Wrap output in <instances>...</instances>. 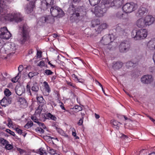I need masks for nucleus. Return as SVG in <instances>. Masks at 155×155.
Returning a JSON list of instances; mask_svg holds the SVG:
<instances>
[{"label":"nucleus","mask_w":155,"mask_h":155,"mask_svg":"<svg viewBox=\"0 0 155 155\" xmlns=\"http://www.w3.org/2000/svg\"><path fill=\"white\" fill-rule=\"evenodd\" d=\"M19 28L21 31L18 36V40L21 44H24L29 39V28L25 23L20 25Z\"/></svg>","instance_id":"f257e3e1"},{"label":"nucleus","mask_w":155,"mask_h":155,"mask_svg":"<svg viewBox=\"0 0 155 155\" xmlns=\"http://www.w3.org/2000/svg\"><path fill=\"white\" fill-rule=\"evenodd\" d=\"M6 20L10 21H14L16 22H19L22 21L23 20V17L19 12H12L8 14L4 17Z\"/></svg>","instance_id":"f03ea898"},{"label":"nucleus","mask_w":155,"mask_h":155,"mask_svg":"<svg viewBox=\"0 0 155 155\" xmlns=\"http://www.w3.org/2000/svg\"><path fill=\"white\" fill-rule=\"evenodd\" d=\"M147 35V32L146 29H141L138 31L133 30L131 33V36L136 40L143 39Z\"/></svg>","instance_id":"7ed1b4c3"},{"label":"nucleus","mask_w":155,"mask_h":155,"mask_svg":"<svg viewBox=\"0 0 155 155\" xmlns=\"http://www.w3.org/2000/svg\"><path fill=\"white\" fill-rule=\"evenodd\" d=\"M107 8L104 5L101 3V4L95 7L94 13L98 17H102L103 16V14L106 12Z\"/></svg>","instance_id":"20e7f679"},{"label":"nucleus","mask_w":155,"mask_h":155,"mask_svg":"<svg viewBox=\"0 0 155 155\" xmlns=\"http://www.w3.org/2000/svg\"><path fill=\"white\" fill-rule=\"evenodd\" d=\"M50 12L51 15L54 17L61 18L64 15V13L63 10L57 6L51 7L50 8Z\"/></svg>","instance_id":"39448f33"},{"label":"nucleus","mask_w":155,"mask_h":155,"mask_svg":"<svg viewBox=\"0 0 155 155\" xmlns=\"http://www.w3.org/2000/svg\"><path fill=\"white\" fill-rule=\"evenodd\" d=\"M138 6L137 4L133 2L127 3L123 7V11L126 13H129L136 10Z\"/></svg>","instance_id":"423d86ee"},{"label":"nucleus","mask_w":155,"mask_h":155,"mask_svg":"<svg viewBox=\"0 0 155 155\" xmlns=\"http://www.w3.org/2000/svg\"><path fill=\"white\" fill-rule=\"evenodd\" d=\"M86 14V11L84 7H77L74 8L73 16L76 19H78L80 16L82 17Z\"/></svg>","instance_id":"0eeeda50"},{"label":"nucleus","mask_w":155,"mask_h":155,"mask_svg":"<svg viewBox=\"0 0 155 155\" xmlns=\"http://www.w3.org/2000/svg\"><path fill=\"white\" fill-rule=\"evenodd\" d=\"M130 48V44L129 41L127 40L122 41L119 46V49L120 52L123 53L127 52Z\"/></svg>","instance_id":"6e6552de"},{"label":"nucleus","mask_w":155,"mask_h":155,"mask_svg":"<svg viewBox=\"0 0 155 155\" xmlns=\"http://www.w3.org/2000/svg\"><path fill=\"white\" fill-rule=\"evenodd\" d=\"M32 91L34 92H37L39 90V86L38 83L36 82H33L31 83L29 82L26 86V91L28 92L31 95V93L30 87Z\"/></svg>","instance_id":"1a4fd4ad"},{"label":"nucleus","mask_w":155,"mask_h":155,"mask_svg":"<svg viewBox=\"0 0 155 155\" xmlns=\"http://www.w3.org/2000/svg\"><path fill=\"white\" fill-rule=\"evenodd\" d=\"M11 36V34L8 31L6 27H3L0 29V38L5 39H8Z\"/></svg>","instance_id":"9d476101"},{"label":"nucleus","mask_w":155,"mask_h":155,"mask_svg":"<svg viewBox=\"0 0 155 155\" xmlns=\"http://www.w3.org/2000/svg\"><path fill=\"white\" fill-rule=\"evenodd\" d=\"M153 80V78L151 75H145L141 78V82L144 84H149L152 83Z\"/></svg>","instance_id":"9b49d317"},{"label":"nucleus","mask_w":155,"mask_h":155,"mask_svg":"<svg viewBox=\"0 0 155 155\" xmlns=\"http://www.w3.org/2000/svg\"><path fill=\"white\" fill-rule=\"evenodd\" d=\"M107 25L106 23H103L100 25H98V24L94 25V24H93L92 25V27H95V31L96 33L95 35L96 34L100 33L102 30L107 28Z\"/></svg>","instance_id":"f8f14e48"},{"label":"nucleus","mask_w":155,"mask_h":155,"mask_svg":"<svg viewBox=\"0 0 155 155\" xmlns=\"http://www.w3.org/2000/svg\"><path fill=\"white\" fill-rule=\"evenodd\" d=\"M54 0H43L41 2V8L43 10L47 9L54 5Z\"/></svg>","instance_id":"ddd939ff"},{"label":"nucleus","mask_w":155,"mask_h":155,"mask_svg":"<svg viewBox=\"0 0 155 155\" xmlns=\"http://www.w3.org/2000/svg\"><path fill=\"white\" fill-rule=\"evenodd\" d=\"M116 29L120 35H125L126 34V29L125 26L123 24H119L117 25Z\"/></svg>","instance_id":"4468645a"},{"label":"nucleus","mask_w":155,"mask_h":155,"mask_svg":"<svg viewBox=\"0 0 155 155\" xmlns=\"http://www.w3.org/2000/svg\"><path fill=\"white\" fill-rule=\"evenodd\" d=\"M28 1L31 2L29 4H28L25 8L26 12L28 14L31 12L33 10L35 7V5L33 2V0H27Z\"/></svg>","instance_id":"2eb2a0df"},{"label":"nucleus","mask_w":155,"mask_h":155,"mask_svg":"<svg viewBox=\"0 0 155 155\" xmlns=\"http://www.w3.org/2000/svg\"><path fill=\"white\" fill-rule=\"evenodd\" d=\"M112 41L110 35H106L104 36L101 41V42L104 45H107Z\"/></svg>","instance_id":"dca6fc26"},{"label":"nucleus","mask_w":155,"mask_h":155,"mask_svg":"<svg viewBox=\"0 0 155 155\" xmlns=\"http://www.w3.org/2000/svg\"><path fill=\"white\" fill-rule=\"evenodd\" d=\"M12 100V99L10 97H4L0 102L1 105L2 106L5 107L11 103Z\"/></svg>","instance_id":"f3484780"},{"label":"nucleus","mask_w":155,"mask_h":155,"mask_svg":"<svg viewBox=\"0 0 155 155\" xmlns=\"http://www.w3.org/2000/svg\"><path fill=\"white\" fill-rule=\"evenodd\" d=\"M146 26L153 24L155 21V18L152 16L148 15L144 18Z\"/></svg>","instance_id":"a211bd4d"},{"label":"nucleus","mask_w":155,"mask_h":155,"mask_svg":"<svg viewBox=\"0 0 155 155\" xmlns=\"http://www.w3.org/2000/svg\"><path fill=\"white\" fill-rule=\"evenodd\" d=\"M146 8L143 6L140 7L138 9L136 13V15L138 17L142 16L144 14L147 12Z\"/></svg>","instance_id":"6ab92c4d"},{"label":"nucleus","mask_w":155,"mask_h":155,"mask_svg":"<svg viewBox=\"0 0 155 155\" xmlns=\"http://www.w3.org/2000/svg\"><path fill=\"white\" fill-rule=\"evenodd\" d=\"M53 16H48L46 17H42L41 19L43 20V23L47 22V23H53L54 21V19Z\"/></svg>","instance_id":"aec40b11"},{"label":"nucleus","mask_w":155,"mask_h":155,"mask_svg":"<svg viewBox=\"0 0 155 155\" xmlns=\"http://www.w3.org/2000/svg\"><path fill=\"white\" fill-rule=\"evenodd\" d=\"M136 25L139 28H143L146 26L144 19L142 18L138 19L136 22Z\"/></svg>","instance_id":"412c9836"},{"label":"nucleus","mask_w":155,"mask_h":155,"mask_svg":"<svg viewBox=\"0 0 155 155\" xmlns=\"http://www.w3.org/2000/svg\"><path fill=\"white\" fill-rule=\"evenodd\" d=\"M123 3L122 0H114L111 3V7L114 6L117 7H120Z\"/></svg>","instance_id":"4be33fe9"},{"label":"nucleus","mask_w":155,"mask_h":155,"mask_svg":"<svg viewBox=\"0 0 155 155\" xmlns=\"http://www.w3.org/2000/svg\"><path fill=\"white\" fill-rule=\"evenodd\" d=\"M113 64V65L112 66L114 70L119 69L122 67L123 65V63L120 61L116 62H114Z\"/></svg>","instance_id":"5701e85b"},{"label":"nucleus","mask_w":155,"mask_h":155,"mask_svg":"<svg viewBox=\"0 0 155 155\" xmlns=\"http://www.w3.org/2000/svg\"><path fill=\"white\" fill-rule=\"evenodd\" d=\"M42 116L45 119H50L54 121L56 120L57 119L55 116L52 115L50 113L44 115Z\"/></svg>","instance_id":"b1692460"},{"label":"nucleus","mask_w":155,"mask_h":155,"mask_svg":"<svg viewBox=\"0 0 155 155\" xmlns=\"http://www.w3.org/2000/svg\"><path fill=\"white\" fill-rule=\"evenodd\" d=\"M37 99L39 105L41 107H44L45 104V101L43 97L42 96L37 97Z\"/></svg>","instance_id":"393cba45"},{"label":"nucleus","mask_w":155,"mask_h":155,"mask_svg":"<svg viewBox=\"0 0 155 155\" xmlns=\"http://www.w3.org/2000/svg\"><path fill=\"white\" fill-rule=\"evenodd\" d=\"M24 89L21 87H17L15 89L16 93L18 95H21L24 93Z\"/></svg>","instance_id":"a878e982"},{"label":"nucleus","mask_w":155,"mask_h":155,"mask_svg":"<svg viewBox=\"0 0 155 155\" xmlns=\"http://www.w3.org/2000/svg\"><path fill=\"white\" fill-rule=\"evenodd\" d=\"M112 0H102L101 3L104 5L107 8L111 7V2Z\"/></svg>","instance_id":"bb28decb"},{"label":"nucleus","mask_w":155,"mask_h":155,"mask_svg":"<svg viewBox=\"0 0 155 155\" xmlns=\"http://www.w3.org/2000/svg\"><path fill=\"white\" fill-rule=\"evenodd\" d=\"M13 0H0V7L4 8L8 3L11 2Z\"/></svg>","instance_id":"cd10ccee"},{"label":"nucleus","mask_w":155,"mask_h":155,"mask_svg":"<svg viewBox=\"0 0 155 155\" xmlns=\"http://www.w3.org/2000/svg\"><path fill=\"white\" fill-rule=\"evenodd\" d=\"M111 123L113 125V127L117 129H118L121 124V123L115 120H111Z\"/></svg>","instance_id":"c85d7f7f"},{"label":"nucleus","mask_w":155,"mask_h":155,"mask_svg":"<svg viewBox=\"0 0 155 155\" xmlns=\"http://www.w3.org/2000/svg\"><path fill=\"white\" fill-rule=\"evenodd\" d=\"M124 14L122 10H120L117 12L116 13V17L119 18H123L124 17Z\"/></svg>","instance_id":"c756f323"},{"label":"nucleus","mask_w":155,"mask_h":155,"mask_svg":"<svg viewBox=\"0 0 155 155\" xmlns=\"http://www.w3.org/2000/svg\"><path fill=\"white\" fill-rule=\"evenodd\" d=\"M101 0H89L91 5L95 6L100 2Z\"/></svg>","instance_id":"7c9ffc66"},{"label":"nucleus","mask_w":155,"mask_h":155,"mask_svg":"<svg viewBox=\"0 0 155 155\" xmlns=\"http://www.w3.org/2000/svg\"><path fill=\"white\" fill-rule=\"evenodd\" d=\"M43 84L45 88V91L49 93L50 91V89L48 83L46 81H45L43 83Z\"/></svg>","instance_id":"2f4dec72"},{"label":"nucleus","mask_w":155,"mask_h":155,"mask_svg":"<svg viewBox=\"0 0 155 155\" xmlns=\"http://www.w3.org/2000/svg\"><path fill=\"white\" fill-rule=\"evenodd\" d=\"M23 67L22 65H20L18 68V71L19 73L18 74L17 76L15 77L16 78H19L21 76V72L23 70Z\"/></svg>","instance_id":"473e14b6"},{"label":"nucleus","mask_w":155,"mask_h":155,"mask_svg":"<svg viewBox=\"0 0 155 155\" xmlns=\"http://www.w3.org/2000/svg\"><path fill=\"white\" fill-rule=\"evenodd\" d=\"M5 95L6 96V97H8L12 94V93L10 91L8 88H5L4 91Z\"/></svg>","instance_id":"72a5a7b5"},{"label":"nucleus","mask_w":155,"mask_h":155,"mask_svg":"<svg viewBox=\"0 0 155 155\" xmlns=\"http://www.w3.org/2000/svg\"><path fill=\"white\" fill-rule=\"evenodd\" d=\"M39 153L41 155H47V153L44 148H41L39 149Z\"/></svg>","instance_id":"f704fd0d"},{"label":"nucleus","mask_w":155,"mask_h":155,"mask_svg":"<svg viewBox=\"0 0 155 155\" xmlns=\"http://www.w3.org/2000/svg\"><path fill=\"white\" fill-rule=\"evenodd\" d=\"M44 107L40 106L39 105L38 107L36 110L35 113L37 114H40L41 113V111L43 109Z\"/></svg>","instance_id":"c9c22d12"},{"label":"nucleus","mask_w":155,"mask_h":155,"mask_svg":"<svg viewBox=\"0 0 155 155\" xmlns=\"http://www.w3.org/2000/svg\"><path fill=\"white\" fill-rule=\"evenodd\" d=\"M33 124L32 121L28 122L24 126V127L27 129H28L33 125Z\"/></svg>","instance_id":"e433bc0d"},{"label":"nucleus","mask_w":155,"mask_h":155,"mask_svg":"<svg viewBox=\"0 0 155 155\" xmlns=\"http://www.w3.org/2000/svg\"><path fill=\"white\" fill-rule=\"evenodd\" d=\"M0 143L4 145L7 144L8 143V142L3 138L0 137Z\"/></svg>","instance_id":"4c0bfd02"},{"label":"nucleus","mask_w":155,"mask_h":155,"mask_svg":"<svg viewBox=\"0 0 155 155\" xmlns=\"http://www.w3.org/2000/svg\"><path fill=\"white\" fill-rule=\"evenodd\" d=\"M19 102L21 104H25L26 103V101L24 98L20 97L19 99Z\"/></svg>","instance_id":"58836bf2"},{"label":"nucleus","mask_w":155,"mask_h":155,"mask_svg":"<svg viewBox=\"0 0 155 155\" xmlns=\"http://www.w3.org/2000/svg\"><path fill=\"white\" fill-rule=\"evenodd\" d=\"M35 130L37 132L41 134H43L44 132V130L42 128L39 127H37Z\"/></svg>","instance_id":"ea45409f"},{"label":"nucleus","mask_w":155,"mask_h":155,"mask_svg":"<svg viewBox=\"0 0 155 155\" xmlns=\"http://www.w3.org/2000/svg\"><path fill=\"white\" fill-rule=\"evenodd\" d=\"M8 125L9 127H13V125L12 124V121L11 119L10 118H8Z\"/></svg>","instance_id":"a19ab883"},{"label":"nucleus","mask_w":155,"mask_h":155,"mask_svg":"<svg viewBox=\"0 0 155 155\" xmlns=\"http://www.w3.org/2000/svg\"><path fill=\"white\" fill-rule=\"evenodd\" d=\"M31 118L34 122L37 123L38 124V123H40V122L38 121V120L36 116H32Z\"/></svg>","instance_id":"79ce46f5"},{"label":"nucleus","mask_w":155,"mask_h":155,"mask_svg":"<svg viewBox=\"0 0 155 155\" xmlns=\"http://www.w3.org/2000/svg\"><path fill=\"white\" fill-rule=\"evenodd\" d=\"M45 72L47 75H51L53 74V72L52 71L48 69L46 70L45 71Z\"/></svg>","instance_id":"37998d69"},{"label":"nucleus","mask_w":155,"mask_h":155,"mask_svg":"<svg viewBox=\"0 0 155 155\" xmlns=\"http://www.w3.org/2000/svg\"><path fill=\"white\" fill-rule=\"evenodd\" d=\"M16 48L15 44L14 43H12L11 44L10 50L12 51H14Z\"/></svg>","instance_id":"c03bdc74"},{"label":"nucleus","mask_w":155,"mask_h":155,"mask_svg":"<svg viewBox=\"0 0 155 155\" xmlns=\"http://www.w3.org/2000/svg\"><path fill=\"white\" fill-rule=\"evenodd\" d=\"M5 147L6 149L8 150H11L13 148L11 144H8V143L5 145Z\"/></svg>","instance_id":"a18cd8bd"},{"label":"nucleus","mask_w":155,"mask_h":155,"mask_svg":"<svg viewBox=\"0 0 155 155\" xmlns=\"http://www.w3.org/2000/svg\"><path fill=\"white\" fill-rule=\"evenodd\" d=\"M5 131L7 133H8L11 135L12 136H14L15 135V133L13 132V131H12L11 130H10V129H7Z\"/></svg>","instance_id":"49530a36"},{"label":"nucleus","mask_w":155,"mask_h":155,"mask_svg":"<svg viewBox=\"0 0 155 155\" xmlns=\"http://www.w3.org/2000/svg\"><path fill=\"white\" fill-rule=\"evenodd\" d=\"M5 43L3 40L0 38V48H2Z\"/></svg>","instance_id":"de8ad7c7"},{"label":"nucleus","mask_w":155,"mask_h":155,"mask_svg":"<svg viewBox=\"0 0 155 155\" xmlns=\"http://www.w3.org/2000/svg\"><path fill=\"white\" fill-rule=\"evenodd\" d=\"M67 84L68 86H71L73 88L75 87V84L71 82L67 81Z\"/></svg>","instance_id":"09e8293b"},{"label":"nucleus","mask_w":155,"mask_h":155,"mask_svg":"<svg viewBox=\"0 0 155 155\" xmlns=\"http://www.w3.org/2000/svg\"><path fill=\"white\" fill-rule=\"evenodd\" d=\"M44 61H41L39 62V63L38 64V66L40 67L41 68H42L44 66Z\"/></svg>","instance_id":"8fccbe9b"},{"label":"nucleus","mask_w":155,"mask_h":155,"mask_svg":"<svg viewBox=\"0 0 155 155\" xmlns=\"http://www.w3.org/2000/svg\"><path fill=\"white\" fill-rule=\"evenodd\" d=\"M49 148L50 149L49 153L51 155H53L56 151L53 149H51L50 147Z\"/></svg>","instance_id":"3c124183"},{"label":"nucleus","mask_w":155,"mask_h":155,"mask_svg":"<svg viewBox=\"0 0 155 155\" xmlns=\"http://www.w3.org/2000/svg\"><path fill=\"white\" fill-rule=\"evenodd\" d=\"M17 150L19 152L20 154H23L25 152V151L24 150H23L20 148H17Z\"/></svg>","instance_id":"603ef678"},{"label":"nucleus","mask_w":155,"mask_h":155,"mask_svg":"<svg viewBox=\"0 0 155 155\" xmlns=\"http://www.w3.org/2000/svg\"><path fill=\"white\" fill-rule=\"evenodd\" d=\"M150 44L153 43L152 45V47L155 49V38L152 41H150Z\"/></svg>","instance_id":"864d4df0"},{"label":"nucleus","mask_w":155,"mask_h":155,"mask_svg":"<svg viewBox=\"0 0 155 155\" xmlns=\"http://www.w3.org/2000/svg\"><path fill=\"white\" fill-rule=\"evenodd\" d=\"M35 75H36V74H35V73H33L31 72L29 73L28 74V77L30 78H31L32 77H33Z\"/></svg>","instance_id":"5fc2aeb1"},{"label":"nucleus","mask_w":155,"mask_h":155,"mask_svg":"<svg viewBox=\"0 0 155 155\" xmlns=\"http://www.w3.org/2000/svg\"><path fill=\"white\" fill-rule=\"evenodd\" d=\"M16 131L17 132V133L20 134H21L22 133V130L21 129H19L18 128H17L16 129Z\"/></svg>","instance_id":"6e6d98bb"},{"label":"nucleus","mask_w":155,"mask_h":155,"mask_svg":"<svg viewBox=\"0 0 155 155\" xmlns=\"http://www.w3.org/2000/svg\"><path fill=\"white\" fill-rule=\"evenodd\" d=\"M38 125L40 126H41L44 129H45L46 128V126H45L44 123L41 122L38 123Z\"/></svg>","instance_id":"4d7b16f0"},{"label":"nucleus","mask_w":155,"mask_h":155,"mask_svg":"<svg viewBox=\"0 0 155 155\" xmlns=\"http://www.w3.org/2000/svg\"><path fill=\"white\" fill-rule=\"evenodd\" d=\"M83 119L81 118L79 120V121H78V125L80 126V125H82V124H83Z\"/></svg>","instance_id":"13d9d810"},{"label":"nucleus","mask_w":155,"mask_h":155,"mask_svg":"<svg viewBox=\"0 0 155 155\" xmlns=\"http://www.w3.org/2000/svg\"><path fill=\"white\" fill-rule=\"evenodd\" d=\"M60 134L62 136H64L66 137H68V135L66 133H64L63 130Z\"/></svg>","instance_id":"bf43d9fd"},{"label":"nucleus","mask_w":155,"mask_h":155,"mask_svg":"<svg viewBox=\"0 0 155 155\" xmlns=\"http://www.w3.org/2000/svg\"><path fill=\"white\" fill-rule=\"evenodd\" d=\"M59 104H60V107L62 109L64 110H65V109L64 107V104L63 103H62L61 102H59Z\"/></svg>","instance_id":"052dcab7"},{"label":"nucleus","mask_w":155,"mask_h":155,"mask_svg":"<svg viewBox=\"0 0 155 155\" xmlns=\"http://www.w3.org/2000/svg\"><path fill=\"white\" fill-rule=\"evenodd\" d=\"M75 109H76L78 110L79 111H80V110H82V108L81 107H80L78 105L76 106L75 107Z\"/></svg>","instance_id":"680f3d73"},{"label":"nucleus","mask_w":155,"mask_h":155,"mask_svg":"<svg viewBox=\"0 0 155 155\" xmlns=\"http://www.w3.org/2000/svg\"><path fill=\"white\" fill-rule=\"evenodd\" d=\"M56 130H57V131L59 134H60L61 133V132L63 131V130L61 129H60L59 128H58L57 127H56Z\"/></svg>","instance_id":"e2e57ef3"},{"label":"nucleus","mask_w":155,"mask_h":155,"mask_svg":"<svg viewBox=\"0 0 155 155\" xmlns=\"http://www.w3.org/2000/svg\"><path fill=\"white\" fill-rule=\"evenodd\" d=\"M95 82H96V84H98L99 86H100V87H102V85L99 82H98L97 80H95Z\"/></svg>","instance_id":"0e129e2a"},{"label":"nucleus","mask_w":155,"mask_h":155,"mask_svg":"<svg viewBox=\"0 0 155 155\" xmlns=\"http://www.w3.org/2000/svg\"><path fill=\"white\" fill-rule=\"evenodd\" d=\"M81 0H73V3H78Z\"/></svg>","instance_id":"69168bd1"},{"label":"nucleus","mask_w":155,"mask_h":155,"mask_svg":"<svg viewBox=\"0 0 155 155\" xmlns=\"http://www.w3.org/2000/svg\"><path fill=\"white\" fill-rule=\"evenodd\" d=\"M33 51L32 49H31L28 51V54H31L33 53Z\"/></svg>","instance_id":"338daca9"},{"label":"nucleus","mask_w":155,"mask_h":155,"mask_svg":"<svg viewBox=\"0 0 155 155\" xmlns=\"http://www.w3.org/2000/svg\"><path fill=\"white\" fill-rule=\"evenodd\" d=\"M153 59L154 61V64H155V53L153 55Z\"/></svg>","instance_id":"774afa93"}]
</instances>
